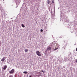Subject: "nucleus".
Masks as SVG:
<instances>
[{"instance_id":"obj_19","label":"nucleus","mask_w":77,"mask_h":77,"mask_svg":"<svg viewBox=\"0 0 77 77\" xmlns=\"http://www.w3.org/2000/svg\"><path fill=\"white\" fill-rule=\"evenodd\" d=\"M11 6H13V5H12Z\"/></svg>"},{"instance_id":"obj_9","label":"nucleus","mask_w":77,"mask_h":77,"mask_svg":"<svg viewBox=\"0 0 77 77\" xmlns=\"http://www.w3.org/2000/svg\"><path fill=\"white\" fill-rule=\"evenodd\" d=\"M23 73L24 74H27V73H28V72H27L25 71L23 72Z\"/></svg>"},{"instance_id":"obj_8","label":"nucleus","mask_w":77,"mask_h":77,"mask_svg":"<svg viewBox=\"0 0 77 77\" xmlns=\"http://www.w3.org/2000/svg\"><path fill=\"white\" fill-rule=\"evenodd\" d=\"M21 26L22 27H25V26H24V24H21Z\"/></svg>"},{"instance_id":"obj_11","label":"nucleus","mask_w":77,"mask_h":77,"mask_svg":"<svg viewBox=\"0 0 77 77\" xmlns=\"http://www.w3.org/2000/svg\"><path fill=\"white\" fill-rule=\"evenodd\" d=\"M48 4H49V3H50V1H49V0H48Z\"/></svg>"},{"instance_id":"obj_15","label":"nucleus","mask_w":77,"mask_h":77,"mask_svg":"<svg viewBox=\"0 0 77 77\" xmlns=\"http://www.w3.org/2000/svg\"><path fill=\"white\" fill-rule=\"evenodd\" d=\"M54 11H55V7H54Z\"/></svg>"},{"instance_id":"obj_10","label":"nucleus","mask_w":77,"mask_h":77,"mask_svg":"<svg viewBox=\"0 0 77 77\" xmlns=\"http://www.w3.org/2000/svg\"><path fill=\"white\" fill-rule=\"evenodd\" d=\"M25 51L26 53V52L28 51V50H27V49H25Z\"/></svg>"},{"instance_id":"obj_13","label":"nucleus","mask_w":77,"mask_h":77,"mask_svg":"<svg viewBox=\"0 0 77 77\" xmlns=\"http://www.w3.org/2000/svg\"><path fill=\"white\" fill-rule=\"evenodd\" d=\"M58 48H55L54 49V50H57V49Z\"/></svg>"},{"instance_id":"obj_16","label":"nucleus","mask_w":77,"mask_h":77,"mask_svg":"<svg viewBox=\"0 0 77 77\" xmlns=\"http://www.w3.org/2000/svg\"><path fill=\"white\" fill-rule=\"evenodd\" d=\"M76 51H77V48L76 49Z\"/></svg>"},{"instance_id":"obj_3","label":"nucleus","mask_w":77,"mask_h":77,"mask_svg":"<svg viewBox=\"0 0 77 77\" xmlns=\"http://www.w3.org/2000/svg\"><path fill=\"white\" fill-rule=\"evenodd\" d=\"M36 54L38 55V56H41V53L38 51H36Z\"/></svg>"},{"instance_id":"obj_4","label":"nucleus","mask_w":77,"mask_h":77,"mask_svg":"<svg viewBox=\"0 0 77 77\" xmlns=\"http://www.w3.org/2000/svg\"><path fill=\"white\" fill-rule=\"evenodd\" d=\"M10 74H14V69H13L9 72Z\"/></svg>"},{"instance_id":"obj_2","label":"nucleus","mask_w":77,"mask_h":77,"mask_svg":"<svg viewBox=\"0 0 77 77\" xmlns=\"http://www.w3.org/2000/svg\"><path fill=\"white\" fill-rule=\"evenodd\" d=\"M13 1L15 3H16V4L17 6L20 5V0H14Z\"/></svg>"},{"instance_id":"obj_18","label":"nucleus","mask_w":77,"mask_h":77,"mask_svg":"<svg viewBox=\"0 0 77 77\" xmlns=\"http://www.w3.org/2000/svg\"><path fill=\"white\" fill-rule=\"evenodd\" d=\"M42 72H44L43 71H42Z\"/></svg>"},{"instance_id":"obj_17","label":"nucleus","mask_w":77,"mask_h":77,"mask_svg":"<svg viewBox=\"0 0 77 77\" xmlns=\"http://www.w3.org/2000/svg\"><path fill=\"white\" fill-rule=\"evenodd\" d=\"M76 62H77V59H76Z\"/></svg>"},{"instance_id":"obj_5","label":"nucleus","mask_w":77,"mask_h":77,"mask_svg":"<svg viewBox=\"0 0 77 77\" xmlns=\"http://www.w3.org/2000/svg\"><path fill=\"white\" fill-rule=\"evenodd\" d=\"M51 47H48L47 48V51H49L51 50Z\"/></svg>"},{"instance_id":"obj_12","label":"nucleus","mask_w":77,"mask_h":77,"mask_svg":"<svg viewBox=\"0 0 77 77\" xmlns=\"http://www.w3.org/2000/svg\"><path fill=\"white\" fill-rule=\"evenodd\" d=\"M52 2L53 3H54V1H52Z\"/></svg>"},{"instance_id":"obj_7","label":"nucleus","mask_w":77,"mask_h":77,"mask_svg":"<svg viewBox=\"0 0 77 77\" xmlns=\"http://www.w3.org/2000/svg\"><path fill=\"white\" fill-rule=\"evenodd\" d=\"M7 66L6 65H5L4 66L3 69L4 70H5L6 69V68H7Z\"/></svg>"},{"instance_id":"obj_14","label":"nucleus","mask_w":77,"mask_h":77,"mask_svg":"<svg viewBox=\"0 0 77 77\" xmlns=\"http://www.w3.org/2000/svg\"><path fill=\"white\" fill-rule=\"evenodd\" d=\"M41 32H43V30H42V29H41Z\"/></svg>"},{"instance_id":"obj_1","label":"nucleus","mask_w":77,"mask_h":77,"mask_svg":"<svg viewBox=\"0 0 77 77\" xmlns=\"http://www.w3.org/2000/svg\"><path fill=\"white\" fill-rule=\"evenodd\" d=\"M63 14L61 13L60 17L61 18H63V19H62L63 21L68 23V22H69V20H68V19L67 18L66 16L63 17Z\"/></svg>"},{"instance_id":"obj_6","label":"nucleus","mask_w":77,"mask_h":77,"mask_svg":"<svg viewBox=\"0 0 77 77\" xmlns=\"http://www.w3.org/2000/svg\"><path fill=\"white\" fill-rule=\"evenodd\" d=\"M5 57H3V58L1 59V61L2 62H4V61H5Z\"/></svg>"}]
</instances>
